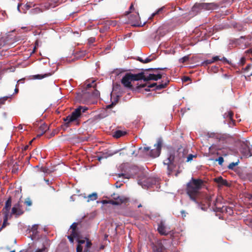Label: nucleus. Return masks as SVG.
<instances>
[{"mask_svg":"<svg viewBox=\"0 0 252 252\" xmlns=\"http://www.w3.org/2000/svg\"><path fill=\"white\" fill-rule=\"evenodd\" d=\"M150 149V148L149 147H145L143 149L142 148H140V150H142L143 152H148Z\"/></svg>","mask_w":252,"mask_h":252,"instance_id":"obj_52","label":"nucleus"},{"mask_svg":"<svg viewBox=\"0 0 252 252\" xmlns=\"http://www.w3.org/2000/svg\"><path fill=\"white\" fill-rule=\"evenodd\" d=\"M24 203L28 206H31L32 205V201L30 198H26Z\"/></svg>","mask_w":252,"mask_h":252,"instance_id":"obj_37","label":"nucleus"},{"mask_svg":"<svg viewBox=\"0 0 252 252\" xmlns=\"http://www.w3.org/2000/svg\"><path fill=\"white\" fill-rule=\"evenodd\" d=\"M240 152L242 155L246 158L251 157V154L250 152V148L247 145H244L242 146Z\"/></svg>","mask_w":252,"mask_h":252,"instance_id":"obj_18","label":"nucleus"},{"mask_svg":"<svg viewBox=\"0 0 252 252\" xmlns=\"http://www.w3.org/2000/svg\"><path fill=\"white\" fill-rule=\"evenodd\" d=\"M189 80H190V78L188 76H184L183 78V81L184 82H187Z\"/></svg>","mask_w":252,"mask_h":252,"instance_id":"obj_55","label":"nucleus"},{"mask_svg":"<svg viewBox=\"0 0 252 252\" xmlns=\"http://www.w3.org/2000/svg\"><path fill=\"white\" fill-rule=\"evenodd\" d=\"M246 197L249 199V200L252 201V194H248L246 196Z\"/></svg>","mask_w":252,"mask_h":252,"instance_id":"obj_57","label":"nucleus"},{"mask_svg":"<svg viewBox=\"0 0 252 252\" xmlns=\"http://www.w3.org/2000/svg\"><path fill=\"white\" fill-rule=\"evenodd\" d=\"M162 74L160 73L149 74L148 76L145 75V82H148L150 80L157 81L162 78Z\"/></svg>","mask_w":252,"mask_h":252,"instance_id":"obj_15","label":"nucleus"},{"mask_svg":"<svg viewBox=\"0 0 252 252\" xmlns=\"http://www.w3.org/2000/svg\"><path fill=\"white\" fill-rule=\"evenodd\" d=\"M225 116L230 120H232L233 113L232 111H229L227 113L225 114Z\"/></svg>","mask_w":252,"mask_h":252,"instance_id":"obj_40","label":"nucleus"},{"mask_svg":"<svg viewBox=\"0 0 252 252\" xmlns=\"http://www.w3.org/2000/svg\"><path fill=\"white\" fill-rule=\"evenodd\" d=\"M42 12V11L40 9V8L38 7L32 9V12L33 13H38Z\"/></svg>","mask_w":252,"mask_h":252,"instance_id":"obj_46","label":"nucleus"},{"mask_svg":"<svg viewBox=\"0 0 252 252\" xmlns=\"http://www.w3.org/2000/svg\"><path fill=\"white\" fill-rule=\"evenodd\" d=\"M189 59V56H185L180 59V62L182 63H184L188 61Z\"/></svg>","mask_w":252,"mask_h":252,"instance_id":"obj_43","label":"nucleus"},{"mask_svg":"<svg viewBox=\"0 0 252 252\" xmlns=\"http://www.w3.org/2000/svg\"><path fill=\"white\" fill-rule=\"evenodd\" d=\"M215 210L216 212H220V213H226L227 206H222V207H219V206H218V204H217V203H215Z\"/></svg>","mask_w":252,"mask_h":252,"instance_id":"obj_21","label":"nucleus"},{"mask_svg":"<svg viewBox=\"0 0 252 252\" xmlns=\"http://www.w3.org/2000/svg\"><path fill=\"white\" fill-rule=\"evenodd\" d=\"M181 213L182 214L183 218H184L186 217V212L184 210H182L181 211Z\"/></svg>","mask_w":252,"mask_h":252,"instance_id":"obj_56","label":"nucleus"},{"mask_svg":"<svg viewBox=\"0 0 252 252\" xmlns=\"http://www.w3.org/2000/svg\"><path fill=\"white\" fill-rule=\"evenodd\" d=\"M134 9V8L133 4L132 3H131L130 6V7H129V11H126V15L129 14V13H131L132 10H133Z\"/></svg>","mask_w":252,"mask_h":252,"instance_id":"obj_45","label":"nucleus"},{"mask_svg":"<svg viewBox=\"0 0 252 252\" xmlns=\"http://www.w3.org/2000/svg\"><path fill=\"white\" fill-rule=\"evenodd\" d=\"M214 181L218 184L219 188H221L222 186H229V184L227 181L226 180L223 179L221 176L215 178Z\"/></svg>","mask_w":252,"mask_h":252,"instance_id":"obj_13","label":"nucleus"},{"mask_svg":"<svg viewBox=\"0 0 252 252\" xmlns=\"http://www.w3.org/2000/svg\"><path fill=\"white\" fill-rule=\"evenodd\" d=\"M155 59V58L154 57L151 58V57H148L145 60H143V63H150V62L154 61Z\"/></svg>","mask_w":252,"mask_h":252,"instance_id":"obj_35","label":"nucleus"},{"mask_svg":"<svg viewBox=\"0 0 252 252\" xmlns=\"http://www.w3.org/2000/svg\"><path fill=\"white\" fill-rule=\"evenodd\" d=\"M83 247L81 245L78 244L76 248V252H82Z\"/></svg>","mask_w":252,"mask_h":252,"instance_id":"obj_50","label":"nucleus"},{"mask_svg":"<svg viewBox=\"0 0 252 252\" xmlns=\"http://www.w3.org/2000/svg\"><path fill=\"white\" fill-rule=\"evenodd\" d=\"M12 200L15 201V197L14 198H12L11 196H10L6 200L5 204V206L2 209L3 214H9V210L11 206V203Z\"/></svg>","mask_w":252,"mask_h":252,"instance_id":"obj_11","label":"nucleus"},{"mask_svg":"<svg viewBox=\"0 0 252 252\" xmlns=\"http://www.w3.org/2000/svg\"><path fill=\"white\" fill-rule=\"evenodd\" d=\"M95 81L93 80L91 83H88L86 82L84 84V88L86 89V91H87L88 90H89L91 88H93L95 89V91L92 94V95L97 96L99 94V92L96 90V84L95 83Z\"/></svg>","mask_w":252,"mask_h":252,"instance_id":"obj_10","label":"nucleus"},{"mask_svg":"<svg viewBox=\"0 0 252 252\" xmlns=\"http://www.w3.org/2000/svg\"><path fill=\"white\" fill-rule=\"evenodd\" d=\"M226 214H228L229 215H232L233 214V211L232 210V208L230 207H228L226 210Z\"/></svg>","mask_w":252,"mask_h":252,"instance_id":"obj_42","label":"nucleus"},{"mask_svg":"<svg viewBox=\"0 0 252 252\" xmlns=\"http://www.w3.org/2000/svg\"><path fill=\"white\" fill-rule=\"evenodd\" d=\"M238 163H239V160H238L237 162H233L230 163L229 164V165L228 166V169H231V170L233 169L234 167L238 164Z\"/></svg>","mask_w":252,"mask_h":252,"instance_id":"obj_33","label":"nucleus"},{"mask_svg":"<svg viewBox=\"0 0 252 252\" xmlns=\"http://www.w3.org/2000/svg\"><path fill=\"white\" fill-rule=\"evenodd\" d=\"M188 154V150L180 146L176 151H170L169 156L167 159L164 160V164H169L172 162H175L178 164H181L184 162Z\"/></svg>","mask_w":252,"mask_h":252,"instance_id":"obj_2","label":"nucleus"},{"mask_svg":"<svg viewBox=\"0 0 252 252\" xmlns=\"http://www.w3.org/2000/svg\"><path fill=\"white\" fill-rule=\"evenodd\" d=\"M79 236V234L78 233H75V232H71V234L67 236V238L69 239V241L71 243H73L74 241V238H78Z\"/></svg>","mask_w":252,"mask_h":252,"instance_id":"obj_29","label":"nucleus"},{"mask_svg":"<svg viewBox=\"0 0 252 252\" xmlns=\"http://www.w3.org/2000/svg\"><path fill=\"white\" fill-rule=\"evenodd\" d=\"M115 105V103L112 102L111 104L108 105L107 106V108H112L114 105Z\"/></svg>","mask_w":252,"mask_h":252,"instance_id":"obj_59","label":"nucleus"},{"mask_svg":"<svg viewBox=\"0 0 252 252\" xmlns=\"http://www.w3.org/2000/svg\"><path fill=\"white\" fill-rule=\"evenodd\" d=\"M126 134V132L125 131H122L121 130H117L115 131L113 133V137L119 138Z\"/></svg>","mask_w":252,"mask_h":252,"instance_id":"obj_23","label":"nucleus"},{"mask_svg":"<svg viewBox=\"0 0 252 252\" xmlns=\"http://www.w3.org/2000/svg\"><path fill=\"white\" fill-rule=\"evenodd\" d=\"M29 145H26L23 149H22V153L24 154V152L27 150L29 148Z\"/></svg>","mask_w":252,"mask_h":252,"instance_id":"obj_54","label":"nucleus"},{"mask_svg":"<svg viewBox=\"0 0 252 252\" xmlns=\"http://www.w3.org/2000/svg\"><path fill=\"white\" fill-rule=\"evenodd\" d=\"M88 108L85 106H80L76 108L70 115L63 118V120L65 122L64 126L66 127L71 126L72 123H75L76 125H79V118L82 114L85 113L88 110Z\"/></svg>","mask_w":252,"mask_h":252,"instance_id":"obj_3","label":"nucleus"},{"mask_svg":"<svg viewBox=\"0 0 252 252\" xmlns=\"http://www.w3.org/2000/svg\"><path fill=\"white\" fill-rule=\"evenodd\" d=\"M56 133V131H53L51 134V136H54Z\"/></svg>","mask_w":252,"mask_h":252,"instance_id":"obj_64","label":"nucleus"},{"mask_svg":"<svg viewBox=\"0 0 252 252\" xmlns=\"http://www.w3.org/2000/svg\"><path fill=\"white\" fill-rule=\"evenodd\" d=\"M4 217H3V223L2 224V226L0 228V231L4 227H5L7 225L9 224V223L7 222L8 217L9 216V214H3Z\"/></svg>","mask_w":252,"mask_h":252,"instance_id":"obj_25","label":"nucleus"},{"mask_svg":"<svg viewBox=\"0 0 252 252\" xmlns=\"http://www.w3.org/2000/svg\"><path fill=\"white\" fill-rule=\"evenodd\" d=\"M108 202L113 205H120V202H118V201H115L114 200H109Z\"/></svg>","mask_w":252,"mask_h":252,"instance_id":"obj_51","label":"nucleus"},{"mask_svg":"<svg viewBox=\"0 0 252 252\" xmlns=\"http://www.w3.org/2000/svg\"><path fill=\"white\" fill-rule=\"evenodd\" d=\"M158 231L162 235H167L168 233L167 232V228L163 221H160L158 224Z\"/></svg>","mask_w":252,"mask_h":252,"instance_id":"obj_17","label":"nucleus"},{"mask_svg":"<svg viewBox=\"0 0 252 252\" xmlns=\"http://www.w3.org/2000/svg\"><path fill=\"white\" fill-rule=\"evenodd\" d=\"M132 81H139L143 80L145 81V75L144 72H141L137 74H132L128 73Z\"/></svg>","mask_w":252,"mask_h":252,"instance_id":"obj_12","label":"nucleus"},{"mask_svg":"<svg viewBox=\"0 0 252 252\" xmlns=\"http://www.w3.org/2000/svg\"><path fill=\"white\" fill-rule=\"evenodd\" d=\"M166 33V31L162 28L159 27L156 32V34L155 36V40H158L161 37H163Z\"/></svg>","mask_w":252,"mask_h":252,"instance_id":"obj_19","label":"nucleus"},{"mask_svg":"<svg viewBox=\"0 0 252 252\" xmlns=\"http://www.w3.org/2000/svg\"><path fill=\"white\" fill-rule=\"evenodd\" d=\"M202 8L204 10H214L219 7V5L215 3H201Z\"/></svg>","mask_w":252,"mask_h":252,"instance_id":"obj_14","label":"nucleus"},{"mask_svg":"<svg viewBox=\"0 0 252 252\" xmlns=\"http://www.w3.org/2000/svg\"><path fill=\"white\" fill-rule=\"evenodd\" d=\"M137 60L139 61L140 62L143 63V59H142V58L141 57H138L137 58Z\"/></svg>","mask_w":252,"mask_h":252,"instance_id":"obj_61","label":"nucleus"},{"mask_svg":"<svg viewBox=\"0 0 252 252\" xmlns=\"http://www.w3.org/2000/svg\"><path fill=\"white\" fill-rule=\"evenodd\" d=\"M164 8L165 7L163 6L158 9L155 12L152 14L151 16L149 18V20H152L154 17L156 15L162 13Z\"/></svg>","mask_w":252,"mask_h":252,"instance_id":"obj_26","label":"nucleus"},{"mask_svg":"<svg viewBox=\"0 0 252 252\" xmlns=\"http://www.w3.org/2000/svg\"><path fill=\"white\" fill-rule=\"evenodd\" d=\"M96 159L99 161H100L101 159H103V157L101 156H96Z\"/></svg>","mask_w":252,"mask_h":252,"instance_id":"obj_60","label":"nucleus"},{"mask_svg":"<svg viewBox=\"0 0 252 252\" xmlns=\"http://www.w3.org/2000/svg\"><path fill=\"white\" fill-rule=\"evenodd\" d=\"M31 4H32V3H31L30 2L27 3L26 4L25 6L26 7L27 9H29L30 8H31L32 7Z\"/></svg>","mask_w":252,"mask_h":252,"instance_id":"obj_58","label":"nucleus"},{"mask_svg":"<svg viewBox=\"0 0 252 252\" xmlns=\"http://www.w3.org/2000/svg\"><path fill=\"white\" fill-rule=\"evenodd\" d=\"M49 127L46 124L44 123L42 124L39 127V131L41 132L40 134H38L37 136L39 137L44 134L48 129Z\"/></svg>","mask_w":252,"mask_h":252,"instance_id":"obj_20","label":"nucleus"},{"mask_svg":"<svg viewBox=\"0 0 252 252\" xmlns=\"http://www.w3.org/2000/svg\"><path fill=\"white\" fill-rule=\"evenodd\" d=\"M116 153H117V152H110L109 151H107L105 152H103L101 156L103 157V159H104L107 158L109 157L112 156Z\"/></svg>","mask_w":252,"mask_h":252,"instance_id":"obj_28","label":"nucleus"},{"mask_svg":"<svg viewBox=\"0 0 252 252\" xmlns=\"http://www.w3.org/2000/svg\"><path fill=\"white\" fill-rule=\"evenodd\" d=\"M128 21L132 26L135 27L140 26L141 24L139 13L138 12H135V13L130 15L128 17Z\"/></svg>","mask_w":252,"mask_h":252,"instance_id":"obj_8","label":"nucleus"},{"mask_svg":"<svg viewBox=\"0 0 252 252\" xmlns=\"http://www.w3.org/2000/svg\"><path fill=\"white\" fill-rule=\"evenodd\" d=\"M9 98L8 96H4L0 98V104H3L6 100Z\"/></svg>","mask_w":252,"mask_h":252,"instance_id":"obj_44","label":"nucleus"},{"mask_svg":"<svg viewBox=\"0 0 252 252\" xmlns=\"http://www.w3.org/2000/svg\"><path fill=\"white\" fill-rule=\"evenodd\" d=\"M174 162H172L171 163H169L168 165V170H169L168 174H170L174 167V165L173 164Z\"/></svg>","mask_w":252,"mask_h":252,"instance_id":"obj_34","label":"nucleus"},{"mask_svg":"<svg viewBox=\"0 0 252 252\" xmlns=\"http://www.w3.org/2000/svg\"><path fill=\"white\" fill-rule=\"evenodd\" d=\"M202 9L203 8H202L201 3H196L193 6L191 10L189 11V15L191 17H194L200 13Z\"/></svg>","mask_w":252,"mask_h":252,"instance_id":"obj_9","label":"nucleus"},{"mask_svg":"<svg viewBox=\"0 0 252 252\" xmlns=\"http://www.w3.org/2000/svg\"><path fill=\"white\" fill-rule=\"evenodd\" d=\"M47 248L45 247H43L41 249H37L34 252H47V251H46Z\"/></svg>","mask_w":252,"mask_h":252,"instance_id":"obj_49","label":"nucleus"},{"mask_svg":"<svg viewBox=\"0 0 252 252\" xmlns=\"http://www.w3.org/2000/svg\"><path fill=\"white\" fill-rule=\"evenodd\" d=\"M195 156H193V155L192 154H189V155H187V156H186V158L187 159H186V162H189V161H191L193 158V157H195Z\"/></svg>","mask_w":252,"mask_h":252,"instance_id":"obj_39","label":"nucleus"},{"mask_svg":"<svg viewBox=\"0 0 252 252\" xmlns=\"http://www.w3.org/2000/svg\"><path fill=\"white\" fill-rule=\"evenodd\" d=\"M50 75H51V73H46L44 75L38 74V75H34V78L37 79H41L44 77L49 76Z\"/></svg>","mask_w":252,"mask_h":252,"instance_id":"obj_30","label":"nucleus"},{"mask_svg":"<svg viewBox=\"0 0 252 252\" xmlns=\"http://www.w3.org/2000/svg\"><path fill=\"white\" fill-rule=\"evenodd\" d=\"M92 244L91 241L89 240V239H87L86 244V248L85 249H87L89 250V249L91 248Z\"/></svg>","mask_w":252,"mask_h":252,"instance_id":"obj_47","label":"nucleus"},{"mask_svg":"<svg viewBox=\"0 0 252 252\" xmlns=\"http://www.w3.org/2000/svg\"><path fill=\"white\" fill-rule=\"evenodd\" d=\"M204 181L201 179L192 178L187 185L186 192L190 200L198 204L201 209L206 211L211 205L212 196L202 194L200 192V190L204 186Z\"/></svg>","mask_w":252,"mask_h":252,"instance_id":"obj_1","label":"nucleus"},{"mask_svg":"<svg viewBox=\"0 0 252 252\" xmlns=\"http://www.w3.org/2000/svg\"><path fill=\"white\" fill-rule=\"evenodd\" d=\"M13 194L15 196V201H17V202L15 203L12 207L10 217H11V216L13 215H15L16 217H18L24 213V211L20 203L22 197L21 191L16 190L13 191Z\"/></svg>","mask_w":252,"mask_h":252,"instance_id":"obj_4","label":"nucleus"},{"mask_svg":"<svg viewBox=\"0 0 252 252\" xmlns=\"http://www.w3.org/2000/svg\"><path fill=\"white\" fill-rule=\"evenodd\" d=\"M212 60H213L214 63L215 62H217L218 61H222L225 63H228V64L230 63L229 61L227 60V59L224 57H222L221 58H220V56H217L213 57L212 58Z\"/></svg>","mask_w":252,"mask_h":252,"instance_id":"obj_22","label":"nucleus"},{"mask_svg":"<svg viewBox=\"0 0 252 252\" xmlns=\"http://www.w3.org/2000/svg\"><path fill=\"white\" fill-rule=\"evenodd\" d=\"M214 63V62H213V60L212 59H210V60H207L204 61L202 63V64L203 65H208L209 64H211V63Z\"/></svg>","mask_w":252,"mask_h":252,"instance_id":"obj_38","label":"nucleus"},{"mask_svg":"<svg viewBox=\"0 0 252 252\" xmlns=\"http://www.w3.org/2000/svg\"><path fill=\"white\" fill-rule=\"evenodd\" d=\"M168 83L169 81H167L164 82L163 81H162V82L159 84L158 85L157 83H153L149 85L147 83L141 84L140 85H138V84H137V89L140 90V89L141 88H144L147 86V88H146L145 89V90L147 92L150 91V88H155L154 90H160L162 89L166 88Z\"/></svg>","mask_w":252,"mask_h":252,"instance_id":"obj_5","label":"nucleus"},{"mask_svg":"<svg viewBox=\"0 0 252 252\" xmlns=\"http://www.w3.org/2000/svg\"><path fill=\"white\" fill-rule=\"evenodd\" d=\"M77 223L74 222L71 226L70 228L72 229L71 232L77 233L76 231L77 228Z\"/></svg>","mask_w":252,"mask_h":252,"instance_id":"obj_36","label":"nucleus"},{"mask_svg":"<svg viewBox=\"0 0 252 252\" xmlns=\"http://www.w3.org/2000/svg\"><path fill=\"white\" fill-rule=\"evenodd\" d=\"M87 198H88L87 202L91 201H94L97 198V194L95 192H94L91 194H89Z\"/></svg>","mask_w":252,"mask_h":252,"instance_id":"obj_27","label":"nucleus"},{"mask_svg":"<svg viewBox=\"0 0 252 252\" xmlns=\"http://www.w3.org/2000/svg\"><path fill=\"white\" fill-rule=\"evenodd\" d=\"M251 68V65H250V64H249V65H248L246 67V68H245V71H248V70H249V69L250 68Z\"/></svg>","mask_w":252,"mask_h":252,"instance_id":"obj_62","label":"nucleus"},{"mask_svg":"<svg viewBox=\"0 0 252 252\" xmlns=\"http://www.w3.org/2000/svg\"><path fill=\"white\" fill-rule=\"evenodd\" d=\"M38 228V225L37 224H34L32 226L31 231L32 232L33 234H37Z\"/></svg>","mask_w":252,"mask_h":252,"instance_id":"obj_32","label":"nucleus"},{"mask_svg":"<svg viewBox=\"0 0 252 252\" xmlns=\"http://www.w3.org/2000/svg\"><path fill=\"white\" fill-rule=\"evenodd\" d=\"M216 160L218 161V163L220 165H221L224 161L223 158L222 157H220L217 159H216Z\"/></svg>","mask_w":252,"mask_h":252,"instance_id":"obj_48","label":"nucleus"},{"mask_svg":"<svg viewBox=\"0 0 252 252\" xmlns=\"http://www.w3.org/2000/svg\"><path fill=\"white\" fill-rule=\"evenodd\" d=\"M77 241H78L79 245H81L82 244H84L85 243V240H80L79 239V236H78V238H77Z\"/></svg>","mask_w":252,"mask_h":252,"instance_id":"obj_53","label":"nucleus"},{"mask_svg":"<svg viewBox=\"0 0 252 252\" xmlns=\"http://www.w3.org/2000/svg\"><path fill=\"white\" fill-rule=\"evenodd\" d=\"M131 81L132 80L128 73H126L121 80V83L125 87L128 88L133 91L139 90V89H137V87L134 88L132 86L131 83Z\"/></svg>","mask_w":252,"mask_h":252,"instance_id":"obj_7","label":"nucleus"},{"mask_svg":"<svg viewBox=\"0 0 252 252\" xmlns=\"http://www.w3.org/2000/svg\"><path fill=\"white\" fill-rule=\"evenodd\" d=\"M60 4H61V2L59 0H51V1L48 3L47 8H54Z\"/></svg>","mask_w":252,"mask_h":252,"instance_id":"obj_24","label":"nucleus"},{"mask_svg":"<svg viewBox=\"0 0 252 252\" xmlns=\"http://www.w3.org/2000/svg\"><path fill=\"white\" fill-rule=\"evenodd\" d=\"M40 171L45 173H48L49 172V169L46 166H42L40 168Z\"/></svg>","mask_w":252,"mask_h":252,"instance_id":"obj_41","label":"nucleus"},{"mask_svg":"<svg viewBox=\"0 0 252 252\" xmlns=\"http://www.w3.org/2000/svg\"><path fill=\"white\" fill-rule=\"evenodd\" d=\"M162 145V140L161 138H158L157 143L154 145L156 148L150 151V156L152 158L158 157L160 154Z\"/></svg>","mask_w":252,"mask_h":252,"instance_id":"obj_6","label":"nucleus"},{"mask_svg":"<svg viewBox=\"0 0 252 252\" xmlns=\"http://www.w3.org/2000/svg\"><path fill=\"white\" fill-rule=\"evenodd\" d=\"M3 45H4L3 42V41H2V39H0V48L1 46H3Z\"/></svg>","mask_w":252,"mask_h":252,"instance_id":"obj_63","label":"nucleus"},{"mask_svg":"<svg viewBox=\"0 0 252 252\" xmlns=\"http://www.w3.org/2000/svg\"><path fill=\"white\" fill-rule=\"evenodd\" d=\"M167 68L166 67L164 68H149L148 69H145V71H156L157 70H165Z\"/></svg>","mask_w":252,"mask_h":252,"instance_id":"obj_31","label":"nucleus"},{"mask_svg":"<svg viewBox=\"0 0 252 252\" xmlns=\"http://www.w3.org/2000/svg\"><path fill=\"white\" fill-rule=\"evenodd\" d=\"M112 196L115 201L120 202V204L123 203H126L128 201V199L127 198L124 196H120L119 194L116 193H113Z\"/></svg>","mask_w":252,"mask_h":252,"instance_id":"obj_16","label":"nucleus"}]
</instances>
